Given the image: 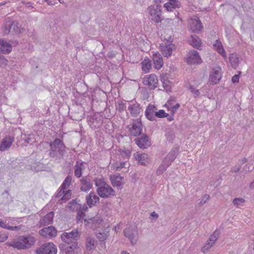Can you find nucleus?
Listing matches in <instances>:
<instances>
[{
    "mask_svg": "<svg viewBox=\"0 0 254 254\" xmlns=\"http://www.w3.org/2000/svg\"><path fill=\"white\" fill-rule=\"evenodd\" d=\"M35 243L34 237L29 235L27 236H20L17 239L11 241L7 242L5 244L18 250H26L30 248Z\"/></svg>",
    "mask_w": 254,
    "mask_h": 254,
    "instance_id": "f257e3e1",
    "label": "nucleus"
},
{
    "mask_svg": "<svg viewBox=\"0 0 254 254\" xmlns=\"http://www.w3.org/2000/svg\"><path fill=\"white\" fill-rule=\"evenodd\" d=\"M49 156L55 158V160H60L63 158L68 149L65 146L63 141L59 138H56L50 143Z\"/></svg>",
    "mask_w": 254,
    "mask_h": 254,
    "instance_id": "f03ea898",
    "label": "nucleus"
},
{
    "mask_svg": "<svg viewBox=\"0 0 254 254\" xmlns=\"http://www.w3.org/2000/svg\"><path fill=\"white\" fill-rule=\"evenodd\" d=\"M161 5L157 4L155 6L154 5H150L147 9L151 20L156 23L162 22L164 19L163 17L161 15Z\"/></svg>",
    "mask_w": 254,
    "mask_h": 254,
    "instance_id": "7ed1b4c3",
    "label": "nucleus"
},
{
    "mask_svg": "<svg viewBox=\"0 0 254 254\" xmlns=\"http://www.w3.org/2000/svg\"><path fill=\"white\" fill-rule=\"evenodd\" d=\"M124 235L130 241L132 245H134L138 238V233L136 227L135 226H129L126 228L124 231Z\"/></svg>",
    "mask_w": 254,
    "mask_h": 254,
    "instance_id": "20e7f679",
    "label": "nucleus"
},
{
    "mask_svg": "<svg viewBox=\"0 0 254 254\" xmlns=\"http://www.w3.org/2000/svg\"><path fill=\"white\" fill-rule=\"evenodd\" d=\"M60 248L65 254H78L80 251L76 242L61 245Z\"/></svg>",
    "mask_w": 254,
    "mask_h": 254,
    "instance_id": "39448f33",
    "label": "nucleus"
},
{
    "mask_svg": "<svg viewBox=\"0 0 254 254\" xmlns=\"http://www.w3.org/2000/svg\"><path fill=\"white\" fill-rule=\"evenodd\" d=\"M57 248L53 243L42 245L36 251V254H57Z\"/></svg>",
    "mask_w": 254,
    "mask_h": 254,
    "instance_id": "423d86ee",
    "label": "nucleus"
},
{
    "mask_svg": "<svg viewBox=\"0 0 254 254\" xmlns=\"http://www.w3.org/2000/svg\"><path fill=\"white\" fill-rule=\"evenodd\" d=\"M222 76V69L220 66H216L210 71L209 81L210 84L215 85L221 80Z\"/></svg>",
    "mask_w": 254,
    "mask_h": 254,
    "instance_id": "0eeeda50",
    "label": "nucleus"
},
{
    "mask_svg": "<svg viewBox=\"0 0 254 254\" xmlns=\"http://www.w3.org/2000/svg\"><path fill=\"white\" fill-rule=\"evenodd\" d=\"M3 31L5 34H8L10 32L18 33L20 31L19 24L16 21H6L3 27Z\"/></svg>",
    "mask_w": 254,
    "mask_h": 254,
    "instance_id": "6e6552de",
    "label": "nucleus"
},
{
    "mask_svg": "<svg viewBox=\"0 0 254 254\" xmlns=\"http://www.w3.org/2000/svg\"><path fill=\"white\" fill-rule=\"evenodd\" d=\"M186 62L189 64H201L202 60L197 51L191 50L187 55Z\"/></svg>",
    "mask_w": 254,
    "mask_h": 254,
    "instance_id": "1a4fd4ad",
    "label": "nucleus"
},
{
    "mask_svg": "<svg viewBox=\"0 0 254 254\" xmlns=\"http://www.w3.org/2000/svg\"><path fill=\"white\" fill-rule=\"evenodd\" d=\"M80 237V233L77 229H74L69 233L64 232L61 235L62 240L65 243H73L72 240L76 241Z\"/></svg>",
    "mask_w": 254,
    "mask_h": 254,
    "instance_id": "9d476101",
    "label": "nucleus"
},
{
    "mask_svg": "<svg viewBox=\"0 0 254 254\" xmlns=\"http://www.w3.org/2000/svg\"><path fill=\"white\" fill-rule=\"evenodd\" d=\"M97 191L99 195L102 198H108L115 195V190L108 184L101 189L97 188Z\"/></svg>",
    "mask_w": 254,
    "mask_h": 254,
    "instance_id": "9b49d317",
    "label": "nucleus"
},
{
    "mask_svg": "<svg viewBox=\"0 0 254 254\" xmlns=\"http://www.w3.org/2000/svg\"><path fill=\"white\" fill-rule=\"evenodd\" d=\"M142 124L141 120L139 119L135 120L129 129L130 134L132 136H137L142 133Z\"/></svg>",
    "mask_w": 254,
    "mask_h": 254,
    "instance_id": "f8f14e48",
    "label": "nucleus"
},
{
    "mask_svg": "<svg viewBox=\"0 0 254 254\" xmlns=\"http://www.w3.org/2000/svg\"><path fill=\"white\" fill-rule=\"evenodd\" d=\"M87 164L82 161L78 159L76 160L75 165L73 166L74 176L77 178L82 177L83 172L85 170Z\"/></svg>",
    "mask_w": 254,
    "mask_h": 254,
    "instance_id": "ddd939ff",
    "label": "nucleus"
},
{
    "mask_svg": "<svg viewBox=\"0 0 254 254\" xmlns=\"http://www.w3.org/2000/svg\"><path fill=\"white\" fill-rule=\"evenodd\" d=\"M134 141L136 144L141 149L147 148L151 145V141L146 134H143L140 137L135 138Z\"/></svg>",
    "mask_w": 254,
    "mask_h": 254,
    "instance_id": "4468645a",
    "label": "nucleus"
},
{
    "mask_svg": "<svg viewBox=\"0 0 254 254\" xmlns=\"http://www.w3.org/2000/svg\"><path fill=\"white\" fill-rule=\"evenodd\" d=\"M40 235L45 238L55 237L57 234V231L53 226L44 227L39 231Z\"/></svg>",
    "mask_w": 254,
    "mask_h": 254,
    "instance_id": "2eb2a0df",
    "label": "nucleus"
},
{
    "mask_svg": "<svg viewBox=\"0 0 254 254\" xmlns=\"http://www.w3.org/2000/svg\"><path fill=\"white\" fill-rule=\"evenodd\" d=\"M81 191L84 192L88 191L92 188V184L91 182L90 177L88 176L83 177L79 180Z\"/></svg>",
    "mask_w": 254,
    "mask_h": 254,
    "instance_id": "dca6fc26",
    "label": "nucleus"
},
{
    "mask_svg": "<svg viewBox=\"0 0 254 254\" xmlns=\"http://www.w3.org/2000/svg\"><path fill=\"white\" fill-rule=\"evenodd\" d=\"M179 152V147L178 146L174 147L163 160L167 163V165H171L177 157Z\"/></svg>",
    "mask_w": 254,
    "mask_h": 254,
    "instance_id": "f3484780",
    "label": "nucleus"
},
{
    "mask_svg": "<svg viewBox=\"0 0 254 254\" xmlns=\"http://www.w3.org/2000/svg\"><path fill=\"white\" fill-rule=\"evenodd\" d=\"M158 81L157 76L154 74H151L144 78L143 83L145 85H148L151 89H154L157 87Z\"/></svg>",
    "mask_w": 254,
    "mask_h": 254,
    "instance_id": "a211bd4d",
    "label": "nucleus"
},
{
    "mask_svg": "<svg viewBox=\"0 0 254 254\" xmlns=\"http://www.w3.org/2000/svg\"><path fill=\"white\" fill-rule=\"evenodd\" d=\"M86 200L87 205L91 208L99 202V198L95 192L91 191L86 196Z\"/></svg>",
    "mask_w": 254,
    "mask_h": 254,
    "instance_id": "6ab92c4d",
    "label": "nucleus"
},
{
    "mask_svg": "<svg viewBox=\"0 0 254 254\" xmlns=\"http://www.w3.org/2000/svg\"><path fill=\"white\" fill-rule=\"evenodd\" d=\"M124 178L120 175H114L110 177V180L112 186L117 187L118 189H121L124 185Z\"/></svg>",
    "mask_w": 254,
    "mask_h": 254,
    "instance_id": "aec40b11",
    "label": "nucleus"
},
{
    "mask_svg": "<svg viewBox=\"0 0 254 254\" xmlns=\"http://www.w3.org/2000/svg\"><path fill=\"white\" fill-rule=\"evenodd\" d=\"M13 141V137L10 136H5L0 144V151H4L9 149Z\"/></svg>",
    "mask_w": 254,
    "mask_h": 254,
    "instance_id": "412c9836",
    "label": "nucleus"
},
{
    "mask_svg": "<svg viewBox=\"0 0 254 254\" xmlns=\"http://www.w3.org/2000/svg\"><path fill=\"white\" fill-rule=\"evenodd\" d=\"M157 108L153 105H149L145 110V116L150 121H153L155 120V114Z\"/></svg>",
    "mask_w": 254,
    "mask_h": 254,
    "instance_id": "4be33fe9",
    "label": "nucleus"
},
{
    "mask_svg": "<svg viewBox=\"0 0 254 254\" xmlns=\"http://www.w3.org/2000/svg\"><path fill=\"white\" fill-rule=\"evenodd\" d=\"M153 61L154 67L157 69H160L163 64L162 57L161 55L156 53L153 55Z\"/></svg>",
    "mask_w": 254,
    "mask_h": 254,
    "instance_id": "5701e85b",
    "label": "nucleus"
},
{
    "mask_svg": "<svg viewBox=\"0 0 254 254\" xmlns=\"http://www.w3.org/2000/svg\"><path fill=\"white\" fill-rule=\"evenodd\" d=\"M96 240L92 237H89L86 238L85 248L87 252H91L96 248Z\"/></svg>",
    "mask_w": 254,
    "mask_h": 254,
    "instance_id": "b1692460",
    "label": "nucleus"
},
{
    "mask_svg": "<svg viewBox=\"0 0 254 254\" xmlns=\"http://www.w3.org/2000/svg\"><path fill=\"white\" fill-rule=\"evenodd\" d=\"M12 50L11 45L3 39H0V52L2 54H8Z\"/></svg>",
    "mask_w": 254,
    "mask_h": 254,
    "instance_id": "393cba45",
    "label": "nucleus"
},
{
    "mask_svg": "<svg viewBox=\"0 0 254 254\" xmlns=\"http://www.w3.org/2000/svg\"><path fill=\"white\" fill-rule=\"evenodd\" d=\"M140 109V105L137 103L130 104L128 108V110L129 111L131 115L134 117L139 116Z\"/></svg>",
    "mask_w": 254,
    "mask_h": 254,
    "instance_id": "a878e982",
    "label": "nucleus"
},
{
    "mask_svg": "<svg viewBox=\"0 0 254 254\" xmlns=\"http://www.w3.org/2000/svg\"><path fill=\"white\" fill-rule=\"evenodd\" d=\"M181 5L180 2L178 0H169V1L164 4V7L168 11H172L179 8Z\"/></svg>",
    "mask_w": 254,
    "mask_h": 254,
    "instance_id": "bb28decb",
    "label": "nucleus"
},
{
    "mask_svg": "<svg viewBox=\"0 0 254 254\" xmlns=\"http://www.w3.org/2000/svg\"><path fill=\"white\" fill-rule=\"evenodd\" d=\"M190 29L194 32H198L202 28L201 21L198 19H191L190 22Z\"/></svg>",
    "mask_w": 254,
    "mask_h": 254,
    "instance_id": "cd10ccee",
    "label": "nucleus"
},
{
    "mask_svg": "<svg viewBox=\"0 0 254 254\" xmlns=\"http://www.w3.org/2000/svg\"><path fill=\"white\" fill-rule=\"evenodd\" d=\"M188 41L190 45L197 49H199L201 44L200 39L195 35H191Z\"/></svg>",
    "mask_w": 254,
    "mask_h": 254,
    "instance_id": "c85d7f7f",
    "label": "nucleus"
},
{
    "mask_svg": "<svg viewBox=\"0 0 254 254\" xmlns=\"http://www.w3.org/2000/svg\"><path fill=\"white\" fill-rule=\"evenodd\" d=\"M133 156L135 160H137L141 165H145L147 162L148 155L145 153H136Z\"/></svg>",
    "mask_w": 254,
    "mask_h": 254,
    "instance_id": "c756f323",
    "label": "nucleus"
},
{
    "mask_svg": "<svg viewBox=\"0 0 254 254\" xmlns=\"http://www.w3.org/2000/svg\"><path fill=\"white\" fill-rule=\"evenodd\" d=\"M53 212L48 213L40 220L41 224L43 225H48L51 224L53 220Z\"/></svg>",
    "mask_w": 254,
    "mask_h": 254,
    "instance_id": "7c9ffc66",
    "label": "nucleus"
},
{
    "mask_svg": "<svg viewBox=\"0 0 254 254\" xmlns=\"http://www.w3.org/2000/svg\"><path fill=\"white\" fill-rule=\"evenodd\" d=\"M163 55L165 57H170L172 53V45L166 44L161 46Z\"/></svg>",
    "mask_w": 254,
    "mask_h": 254,
    "instance_id": "2f4dec72",
    "label": "nucleus"
},
{
    "mask_svg": "<svg viewBox=\"0 0 254 254\" xmlns=\"http://www.w3.org/2000/svg\"><path fill=\"white\" fill-rule=\"evenodd\" d=\"M118 152L123 160L126 161L128 160L131 154L130 151L126 148L120 149L118 150Z\"/></svg>",
    "mask_w": 254,
    "mask_h": 254,
    "instance_id": "473e14b6",
    "label": "nucleus"
},
{
    "mask_svg": "<svg viewBox=\"0 0 254 254\" xmlns=\"http://www.w3.org/2000/svg\"><path fill=\"white\" fill-rule=\"evenodd\" d=\"M66 207L71 211H78L80 207V204H79L76 199H72L71 201L68 203Z\"/></svg>",
    "mask_w": 254,
    "mask_h": 254,
    "instance_id": "72a5a7b5",
    "label": "nucleus"
},
{
    "mask_svg": "<svg viewBox=\"0 0 254 254\" xmlns=\"http://www.w3.org/2000/svg\"><path fill=\"white\" fill-rule=\"evenodd\" d=\"M142 69L145 73L149 72L151 68V61L150 59H145L141 63Z\"/></svg>",
    "mask_w": 254,
    "mask_h": 254,
    "instance_id": "f704fd0d",
    "label": "nucleus"
},
{
    "mask_svg": "<svg viewBox=\"0 0 254 254\" xmlns=\"http://www.w3.org/2000/svg\"><path fill=\"white\" fill-rule=\"evenodd\" d=\"M229 59L232 67L236 68L239 63V59L237 56L234 54H230Z\"/></svg>",
    "mask_w": 254,
    "mask_h": 254,
    "instance_id": "c9c22d12",
    "label": "nucleus"
},
{
    "mask_svg": "<svg viewBox=\"0 0 254 254\" xmlns=\"http://www.w3.org/2000/svg\"><path fill=\"white\" fill-rule=\"evenodd\" d=\"M169 166L170 165H167V163L163 160L156 170V175L158 176L161 175Z\"/></svg>",
    "mask_w": 254,
    "mask_h": 254,
    "instance_id": "e433bc0d",
    "label": "nucleus"
},
{
    "mask_svg": "<svg viewBox=\"0 0 254 254\" xmlns=\"http://www.w3.org/2000/svg\"><path fill=\"white\" fill-rule=\"evenodd\" d=\"M215 48L216 50L221 55H223L225 51L222 47V44L220 42L217 40L216 43L213 45Z\"/></svg>",
    "mask_w": 254,
    "mask_h": 254,
    "instance_id": "4c0bfd02",
    "label": "nucleus"
},
{
    "mask_svg": "<svg viewBox=\"0 0 254 254\" xmlns=\"http://www.w3.org/2000/svg\"><path fill=\"white\" fill-rule=\"evenodd\" d=\"M71 181V177L69 176L66 177L61 185V189L64 190L65 189L67 188L70 185Z\"/></svg>",
    "mask_w": 254,
    "mask_h": 254,
    "instance_id": "58836bf2",
    "label": "nucleus"
},
{
    "mask_svg": "<svg viewBox=\"0 0 254 254\" xmlns=\"http://www.w3.org/2000/svg\"><path fill=\"white\" fill-rule=\"evenodd\" d=\"M94 181L95 183V186L97 187V188L101 189V188L105 186V185H107L104 180L102 178H96L94 179Z\"/></svg>",
    "mask_w": 254,
    "mask_h": 254,
    "instance_id": "ea45409f",
    "label": "nucleus"
},
{
    "mask_svg": "<svg viewBox=\"0 0 254 254\" xmlns=\"http://www.w3.org/2000/svg\"><path fill=\"white\" fill-rule=\"evenodd\" d=\"M254 169V166H253V164H247L245 165H244L242 168V170L241 171V173H247L249 172H251L252 170H253Z\"/></svg>",
    "mask_w": 254,
    "mask_h": 254,
    "instance_id": "a19ab883",
    "label": "nucleus"
},
{
    "mask_svg": "<svg viewBox=\"0 0 254 254\" xmlns=\"http://www.w3.org/2000/svg\"><path fill=\"white\" fill-rule=\"evenodd\" d=\"M77 216L76 218V222L77 223H82L83 222V220L85 216V213H83L81 211H77Z\"/></svg>",
    "mask_w": 254,
    "mask_h": 254,
    "instance_id": "79ce46f5",
    "label": "nucleus"
},
{
    "mask_svg": "<svg viewBox=\"0 0 254 254\" xmlns=\"http://www.w3.org/2000/svg\"><path fill=\"white\" fill-rule=\"evenodd\" d=\"M169 115L165 113L164 110H156L155 117L158 118H162L168 116Z\"/></svg>",
    "mask_w": 254,
    "mask_h": 254,
    "instance_id": "37998d69",
    "label": "nucleus"
},
{
    "mask_svg": "<svg viewBox=\"0 0 254 254\" xmlns=\"http://www.w3.org/2000/svg\"><path fill=\"white\" fill-rule=\"evenodd\" d=\"M2 195L4 197H6V200L3 201L4 203L8 204L11 202L13 201L12 197L11 196H9V194L8 190H5L4 192L2 193Z\"/></svg>",
    "mask_w": 254,
    "mask_h": 254,
    "instance_id": "c03bdc74",
    "label": "nucleus"
},
{
    "mask_svg": "<svg viewBox=\"0 0 254 254\" xmlns=\"http://www.w3.org/2000/svg\"><path fill=\"white\" fill-rule=\"evenodd\" d=\"M210 198V196L208 194H205L203 195L201 199H200V201L198 202V205L199 206H202L204 204H205L208 200H209Z\"/></svg>",
    "mask_w": 254,
    "mask_h": 254,
    "instance_id": "a18cd8bd",
    "label": "nucleus"
},
{
    "mask_svg": "<svg viewBox=\"0 0 254 254\" xmlns=\"http://www.w3.org/2000/svg\"><path fill=\"white\" fill-rule=\"evenodd\" d=\"M218 235H219V232H217V231H215L212 235H211L210 236L209 240L208 241H209V242H211L212 243H213L214 244L215 242L217 239V237H218Z\"/></svg>",
    "mask_w": 254,
    "mask_h": 254,
    "instance_id": "49530a36",
    "label": "nucleus"
},
{
    "mask_svg": "<svg viewBox=\"0 0 254 254\" xmlns=\"http://www.w3.org/2000/svg\"><path fill=\"white\" fill-rule=\"evenodd\" d=\"M213 244L207 241L206 244L202 248L201 252L203 253H206L212 246Z\"/></svg>",
    "mask_w": 254,
    "mask_h": 254,
    "instance_id": "de8ad7c7",
    "label": "nucleus"
},
{
    "mask_svg": "<svg viewBox=\"0 0 254 254\" xmlns=\"http://www.w3.org/2000/svg\"><path fill=\"white\" fill-rule=\"evenodd\" d=\"M189 90L192 94L194 95V97H198L200 95V92L198 89H196L193 86H190Z\"/></svg>",
    "mask_w": 254,
    "mask_h": 254,
    "instance_id": "09e8293b",
    "label": "nucleus"
},
{
    "mask_svg": "<svg viewBox=\"0 0 254 254\" xmlns=\"http://www.w3.org/2000/svg\"><path fill=\"white\" fill-rule=\"evenodd\" d=\"M8 238V234L5 232H0V242H3Z\"/></svg>",
    "mask_w": 254,
    "mask_h": 254,
    "instance_id": "8fccbe9b",
    "label": "nucleus"
},
{
    "mask_svg": "<svg viewBox=\"0 0 254 254\" xmlns=\"http://www.w3.org/2000/svg\"><path fill=\"white\" fill-rule=\"evenodd\" d=\"M118 109L120 112H123L126 110L125 104L121 102L118 103Z\"/></svg>",
    "mask_w": 254,
    "mask_h": 254,
    "instance_id": "3c124183",
    "label": "nucleus"
},
{
    "mask_svg": "<svg viewBox=\"0 0 254 254\" xmlns=\"http://www.w3.org/2000/svg\"><path fill=\"white\" fill-rule=\"evenodd\" d=\"M245 201V200L243 198H235L233 200V203L234 205H240L241 203H243Z\"/></svg>",
    "mask_w": 254,
    "mask_h": 254,
    "instance_id": "603ef678",
    "label": "nucleus"
},
{
    "mask_svg": "<svg viewBox=\"0 0 254 254\" xmlns=\"http://www.w3.org/2000/svg\"><path fill=\"white\" fill-rule=\"evenodd\" d=\"M170 81L168 80H164L162 83H163V86L165 90L166 91H168L170 90V87L169 85L168 84V83H169Z\"/></svg>",
    "mask_w": 254,
    "mask_h": 254,
    "instance_id": "864d4df0",
    "label": "nucleus"
},
{
    "mask_svg": "<svg viewBox=\"0 0 254 254\" xmlns=\"http://www.w3.org/2000/svg\"><path fill=\"white\" fill-rule=\"evenodd\" d=\"M69 199V196H66V194H64L59 200L58 203L62 204L63 202H66Z\"/></svg>",
    "mask_w": 254,
    "mask_h": 254,
    "instance_id": "5fc2aeb1",
    "label": "nucleus"
},
{
    "mask_svg": "<svg viewBox=\"0 0 254 254\" xmlns=\"http://www.w3.org/2000/svg\"><path fill=\"white\" fill-rule=\"evenodd\" d=\"M7 60L5 59L3 57L0 56V65H6L7 64Z\"/></svg>",
    "mask_w": 254,
    "mask_h": 254,
    "instance_id": "6e6d98bb",
    "label": "nucleus"
},
{
    "mask_svg": "<svg viewBox=\"0 0 254 254\" xmlns=\"http://www.w3.org/2000/svg\"><path fill=\"white\" fill-rule=\"evenodd\" d=\"M88 207L86 204H84L83 205L80 204V207L79 208L78 211H81L83 213H85L88 210Z\"/></svg>",
    "mask_w": 254,
    "mask_h": 254,
    "instance_id": "4d7b16f0",
    "label": "nucleus"
},
{
    "mask_svg": "<svg viewBox=\"0 0 254 254\" xmlns=\"http://www.w3.org/2000/svg\"><path fill=\"white\" fill-rule=\"evenodd\" d=\"M176 102V98L174 97H171L169 100L168 101L167 103L169 106H172L174 104V103Z\"/></svg>",
    "mask_w": 254,
    "mask_h": 254,
    "instance_id": "13d9d810",
    "label": "nucleus"
},
{
    "mask_svg": "<svg viewBox=\"0 0 254 254\" xmlns=\"http://www.w3.org/2000/svg\"><path fill=\"white\" fill-rule=\"evenodd\" d=\"M239 80V75L235 74L232 78V82L234 83H238Z\"/></svg>",
    "mask_w": 254,
    "mask_h": 254,
    "instance_id": "bf43d9fd",
    "label": "nucleus"
},
{
    "mask_svg": "<svg viewBox=\"0 0 254 254\" xmlns=\"http://www.w3.org/2000/svg\"><path fill=\"white\" fill-rule=\"evenodd\" d=\"M242 169L241 168V166H239V165H236L233 169H232V171L233 172H235V173H237V172H241V171L242 170H241Z\"/></svg>",
    "mask_w": 254,
    "mask_h": 254,
    "instance_id": "052dcab7",
    "label": "nucleus"
},
{
    "mask_svg": "<svg viewBox=\"0 0 254 254\" xmlns=\"http://www.w3.org/2000/svg\"><path fill=\"white\" fill-rule=\"evenodd\" d=\"M65 192V190H61L56 195V197H60L61 196H63Z\"/></svg>",
    "mask_w": 254,
    "mask_h": 254,
    "instance_id": "680f3d73",
    "label": "nucleus"
},
{
    "mask_svg": "<svg viewBox=\"0 0 254 254\" xmlns=\"http://www.w3.org/2000/svg\"><path fill=\"white\" fill-rule=\"evenodd\" d=\"M0 226L1 228L8 229V226H7L5 222H4L3 221H0Z\"/></svg>",
    "mask_w": 254,
    "mask_h": 254,
    "instance_id": "e2e57ef3",
    "label": "nucleus"
},
{
    "mask_svg": "<svg viewBox=\"0 0 254 254\" xmlns=\"http://www.w3.org/2000/svg\"><path fill=\"white\" fill-rule=\"evenodd\" d=\"M20 226H8V230H13V231H15V230H20Z\"/></svg>",
    "mask_w": 254,
    "mask_h": 254,
    "instance_id": "0e129e2a",
    "label": "nucleus"
},
{
    "mask_svg": "<svg viewBox=\"0 0 254 254\" xmlns=\"http://www.w3.org/2000/svg\"><path fill=\"white\" fill-rule=\"evenodd\" d=\"M170 108L172 109H174L175 111H177V110L179 108L180 104L179 103H177L175 105H173L172 106H169Z\"/></svg>",
    "mask_w": 254,
    "mask_h": 254,
    "instance_id": "69168bd1",
    "label": "nucleus"
},
{
    "mask_svg": "<svg viewBox=\"0 0 254 254\" xmlns=\"http://www.w3.org/2000/svg\"><path fill=\"white\" fill-rule=\"evenodd\" d=\"M248 162V159L246 158H244L242 160L239 161L240 164L242 165L245 163H246Z\"/></svg>",
    "mask_w": 254,
    "mask_h": 254,
    "instance_id": "338daca9",
    "label": "nucleus"
},
{
    "mask_svg": "<svg viewBox=\"0 0 254 254\" xmlns=\"http://www.w3.org/2000/svg\"><path fill=\"white\" fill-rule=\"evenodd\" d=\"M127 161L123 160V162H121L120 166L118 167L117 168H123L125 167V164Z\"/></svg>",
    "mask_w": 254,
    "mask_h": 254,
    "instance_id": "774afa93",
    "label": "nucleus"
}]
</instances>
